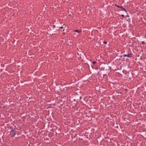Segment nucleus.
Masks as SVG:
<instances>
[{
    "instance_id": "f257e3e1",
    "label": "nucleus",
    "mask_w": 146,
    "mask_h": 146,
    "mask_svg": "<svg viewBox=\"0 0 146 146\" xmlns=\"http://www.w3.org/2000/svg\"><path fill=\"white\" fill-rule=\"evenodd\" d=\"M120 8L122 10L124 11L127 13V10L122 6H120Z\"/></svg>"
},
{
    "instance_id": "f03ea898",
    "label": "nucleus",
    "mask_w": 146,
    "mask_h": 146,
    "mask_svg": "<svg viewBox=\"0 0 146 146\" xmlns=\"http://www.w3.org/2000/svg\"><path fill=\"white\" fill-rule=\"evenodd\" d=\"M75 31V32H76L78 33H80L81 32V31H79V30H75V31Z\"/></svg>"
},
{
    "instance_id": "7ed1b4c3",
    "label": "nucleus",
    "mask_w": 146,
    "mask_h": 146,
    "mask_svg": "<svg viewBox=\"0 0 146 146\" xmlns=\"http://www.w3.org/2000/svg\"><path fill=\"white\" fill-rule=\"evenodd\" d=\"M123 56H124V57L127 56L128 57H131V56L130 55V54H128L127 55H126V54H124L123 55Z\"/></svg>"
},
{
    "instance_id": "20e7f679",
    "label": "nucleus",
    "mask_w": 146,
    "mask_h": 146,
    "mask_svg": "<svg viewBox=\"0 0 146 146\" xmlns=\"http://www.w3.org/2000/svg\"><path fill=\"white\" fill-rule=\"evenodd\" d=\"M15 130L14 129H13L12 130H11V133H12L13 132L15 133Z\"/></svg>"
},
{
    "instance_id": "39448f33",
    "label": "nucleus",
    "mask_w": 146,
    "mask_h": 146,
    "mask_svg": "<svg viewBox=\"0 0 146 146\" xmlns=\"http://www.w3.org/2000/svg\"><path fill=\"white\" fill-rule=\"evenodd\" d=\"M12 134V135H13V136H15V133H11Z\"/></svg>"
},
{
    "instance_id": "423d86ee",
    "label": "nucleus",
    "mask_w": 146,
    "mask_h": 146,
    "mask_svg": "<svg viewBox=\"0 0 146 146\" xmlns=\"http://www.w3.org/2000/svg\"><path fill=\"white\" fill-rule=\"evenodd\" d=\"M104 44H107V42H104Z\"/></svg>"
},
{
    "instance_id": "0eeeda50",
    "label": "nucleus",
    "mask_w": 146,
    "mask_h": 146,
    "mask_svg": "<svg viewBox=\"0 0 146 146\" xmlns=\"http://www.w3.org/2000/svg\"><path fill=\"white\" fill-rule=\"evenodd\" d=\"M96 62H95V61H94V62H93V64H95V63H96Z\"/></svg>"
},
{
    "instance_id": "6e6552de",
    "label": "nucleus",
    "mask_w": 146,
    "mask_h": 146,
    "mask_svg": "<svg viewBox=\"0 0 146 146\" xmlns=\"http://www.w3.org/2000/svg\"><path fill=\"white\" fill-rule=\"evenodd\" d=\"M116 6L118 7H119V8H120V6H119L118 5H116Z\"/></svg>"
},
{
    "instance_id": "1a4fd4ad",
    "label": "nucleus",
    "mask_w": 146,
    "mask_h": 146,
    "mask_svg": "<svg viewBox=\"0 0 146 146\" xmlns=\"http://www.w3.org/2000/svg\"><path fill=\"white\" fill-rule=\"evenodd\" d=\"M64 28V27H60V28H62H62Z\"/></svg>"
},
{
    "instance_id": "9d476101",
    "label": "nucleus",
    "mask_w": 146,
    "mask_h": 146,
    "mask_svg": "<svg viewBox=\"0 0 146 146\" xmlns=\"http://www.w3.org/2000/svg\"><path fill=\"white\" fill-rule=\"evenodd\" d=\"M142 43L143 44L144 43V41H143L142 42Z\"/></svg>"
},
{
    "instance_id": "9b49d317",
    "label": "nucleus",
    "mask_w": 146,
    "mask_h": 146,
    "mask_svg": "<svg viewBox=\"0 0 146 146\" xmlns=\"http://www.w3.org/2000/svg\"><path fill=\"white\" fill-rule=\"evenodd\" d=\"M53 27H55V25H53Z\"/></svg>"
},
{
    "instance_id": "f8f14e48",
    "label": "nucleus",
    "mask_w": 146,
    "mask_h": 146,
    "mask_svg": "<svg viewBox=\"0 0 146 146\" xmlns=\"http://www.w3.org/2000/svg\"><path fill=\"white\" fill-rule=\"evenodd\" d=\"M122 16H123H123H124L123 15H122Z\"/></svg>"
}]
</instances>
